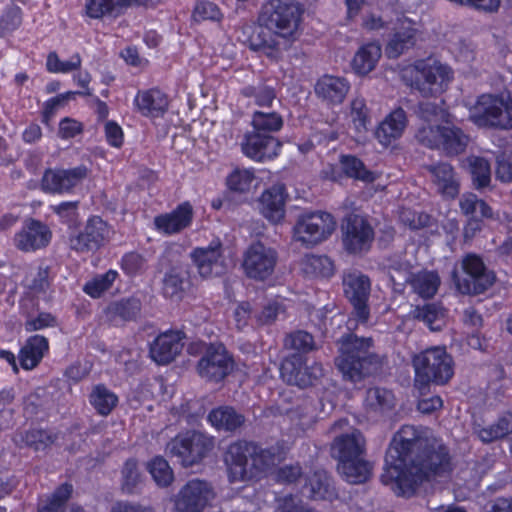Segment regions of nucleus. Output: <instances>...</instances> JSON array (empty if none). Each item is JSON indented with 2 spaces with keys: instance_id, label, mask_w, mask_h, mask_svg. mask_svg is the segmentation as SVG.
I'll use <instances>...</instances> for the list:
<instances>
[{
  "instance_id": "1",
  "label": "nucleus",
  "mask_w": 512,
  "mask_h": 512,
  "mask_svg": "<svg viewBox=\"0 0 512 512\" xmlns=\"http://www.w3.org/2000/svg\"><path fill=\"white\" fill-rule=\"evenodd\" d=\"M427 431L414 426H403L394 436L385 458V472L382 481L391 484L397 495L410 496L416 486L425 479L440 476L449 468V458L445 448L428 455L420 463L408 464L409 453L422 446L423 434Z\"/></svg>"
},
{
  "instance_id": "2",
  "label": "nucleus",
  "mask_w": 512,
  "mask_h": 512,
  "mask_svg": "<svg viewBox=\"0 0 512 512\" xmlns=\"http://www.w3.org/2000/svg\"><path fill=\"white\" fill-rule=\"evenodd\" d=\"M304 9L295 0H268L262 5L259 21L265 27L248 40L249 48L278 63L299 39Z\"/></svg>"
},
{
  "instance_id": "3",
  "label": "nucleus",
  "mask_w": 512,
  "mask_h": 512,
  "mask_svg": "<svg viewBox=\"0 0 512 512\" xmlns=\"http://www.w3.org/2000/svg\"><path fill=\"white\" fill-rule=\"evenodd\" d=\"M419 114L423 120L416 133L419 142L430 148H442L449 155L465 150L469 138L453 125V117L447 110L427 102L419 106Z\"/></svg>"
},
{
  "instance_id": "4",
  "label": "nucleus",
  "mask_w": 512,
  "mask_h": 512,
  "mask_svg": "<svg viewBox=\"0 0 512 512\" xmlns=\"http://www.w3.org/2000/svg\"><path fill=\"white\" fill-rule=\"evenodd\" d=\"M279 461L280 457L270 450L260 449L247 442L231 444L225 454V463L232 482L257 478Z\"/></svg>"
},
{
  "instance_id": "5",
  "label": "nucleus",
  "mask_w": 512,
  "mask_h": 512,
  "mask_svg": "<svg viewBox=\"0 0 512 512\" xmlns=\"http://www.w3.org/2000/svg\"><path fill=\"white\" fill-rule=\"evenodd\" d=\"M406 85L425 97L443 93L453 79L451 68L439 60L428 57L404 66L400 71Z\"/></svg>"
},
{
  "instance_id": "6",
  "label": "nucleus",
  "mask_w": 512,
  "mask_h": 512,
  "mask_svg": "<svg viewBox=\"0 0 512 512\" xmlns=\"http://www.w3.org/2000/svg\"><path fill=\"white\" fill-rule=\"evenodd\" d=\"M415 386L422 392L430 383L446 384L454 374L452 357L444 347H431L413 358Z\"/></svg>"
},
{
  "instance_id": "7",
  "label": "nucleus",
  "mask_w": 512,
  "mask_h": 512,
  "mask_svg": "<svg viewBox=\"0 0 512 512\" xmlns=\"http://www.w3.org/2000/svg\"><path fill=\"white\" fill-rule=\"evenodd\" d=\"M371 340L349 335L340 345V355L336 365L345 379L358 382L370 374L374 366V357L370 354Z\"/></svg>"
},
{
  "instance_id": "8",
  "label": "nucleus",
  "mask_w": 512,
  "mask_h": 512,
  "mask_svg": "<svg viewBox=\"0 0 512 512\" xmlns=\"http://www.w3.org/2000/svg\"><path fill=\"white\" fill-rule=\"evenodd\" d=\"M470 120L478 127L512 129V97L509 94H483L470 109Z\"/></svg>"
},
{
  "instance_id": "9",
  "label": "nucleus",
  "mask_w": 512,
  "mask_h": 512,
  "mask_svg": "<svg viewBox=\"0 0 512 512\" xmlns=\"http://www.w3.org/2000/svg\"><path fill=\"white\" fill-rule=\"evenodd\" d=\"M336 229L334 217L327 212H311L300 215L293 228V239L306 247L328 239Z\"/></svg>"
},
{
  "instance_id": "10",
  "label": "nucleus",
  "mask_w": 512,
  "mask_h": 512,
  "mask_svg": "<svg viewBox=\"0 0 512 512\" xmlns=\"http://www.w3.org/2000/svg\"><path fill=\"white\" fill-rule=\"evenodd\" d=\"M214 447L212 437L196 431L178 434L167 444V451L183 466H192L201 461Z\"/></svg>"
},
{
  "instance_id": "11",
  "label": "nucleus",
  "mask_w": 512,
  "mask_h": 512,
  "mask_svg": "<svg viewBox=\"0 0 512 512\" xmlns=\"http://www.w3.org/2000/svg\"><path fill=\"white\" fill-rule=\"evenodd\" d=\"M215 496L212 485L207 481L190 480L173 497L172 512H203L212 505Z\"/></svg>"
},
{
  "instance_id": "12",
  "label": "nucleus",
  "mask_w": 512,
  "mask_h": 512,
  "mask_svg": "<svg viewBox=\"0 0 512 512\" xmlns=\"http://www.w3.org/2000/svg\"><path fill=\"white\" fill-rule=\"evenodd\" d=\"M277 259L273 248L254 242L243 253L242 268L248 278L264 281L273 275Z\"/></svg>"
},
{
  "instance_id": "13",
  "label": "nucleus",
  "mask_w": 512,
  "mask_h": 512,
  "mask_svg": "<svg viewBox=\"0 0 512 512\" xmlns=\"http://www.w3.org/2000/svg\"><path fill=\"white\" fill-rule=\"evenodd\" d=\"M463 269L469 279L460 281L456 274L453 276L456 287L462 294L482 293L495 280L493 273L487 271L482 260L475 255H468L464 258Z\"/></svg>"
},
{
  "instance_id": "14",
  "label": "nucleus",
  "mask_w": 512,
  "mask_h": 512,
  "mask_svg": "<svg viewBox=\"0 0 512 512\" xmlns=\"http://www.w3.org/2000/svg\"><path fill=\"white\" fill-rule=\"evenodd\" d=\"M342 240L349 253L362 254L370 249L374 231L363 217L353 215L347 218L342 227Z\"/></svg>"
},
{
  "instance_id": "15",
  "label": "nucleus",
  "mask_w": 512,
  "mask_h": 512,
  "mask_svg": "<svg viewBox=\"0 0 512 512\" xmlns=\"http://www.w3.org/2000/svg\"><path fill=\"white\" fill-rule=\"evenodd\" d=\"M343 285L357 320L366 322L369 317L367 301L371 291L370 279L360 272H351L344 277Z\"/></svg>"
},
{
  "instance_id": "16",
  "label": "nucleus",
  "mask_w": 512,
  "mask_h": 512,
  "mask_svg": "<svg viewBox=\"0 0 512 512\" xmlns=\"http://www.w3.org/2000/svg\"><path fill=\"white\" fill-rule=\"evenodd\" d=\"M337 449L340 454L338 471L342 477L352 484L365 482L369 478L371 467L368 462L359 457V442H354L352 449L348 450L343 441H339Z\"/></svg>"
},
{
  "instance_id": "17",
  "label": "nucleus",
  "mask_w": 512,
  "mask_h": 512,
  "mask_svg": "<svg viewBox=\"0 0 512 512\" xmlns=\"http://www.w3.org/2000/svg\"><path fill=\"white\" fill-rule=\"evenodd\" d=\"M281 149L280 141L271 134L247 132L241 141V151L249 159L265 162L276 158Z\"/></svg>"
},
{
  "instance_id": "18",
  "label": "nucleus",
  "mask_w": 512,
  "mask_h": 512,
  "mask_svg": "<svg viewBox=\"0 0 512 512\" xmlns=\"http://www.w3.org/2000/svg\"><path fill=\"white\" fill-rule=\"evenodd\" d=\"M191 260L203 279L219 275L223 271V247L219 239L212 240L205 247H197L191 252Z\"/></svg>"
},
{
  "instance_id": "19",
  "label": "nucleus",
  "mask_w": 512,
  "mask_h": 512,
  "mask_svg": "<svg viewBox=\"0 0 512 512\" xmlns=\"http://www.w3.org/2000/svg\"><path fill=\"white\" fill-rule=\"evenodd\" d=\"M233 362L222 344L211 345L198 363L202 378L220 381L232 370Z\"/></svg>"
},
{
  "instance_id": "20",
  "label": "nucleus",
  "mask_w": 512,
  "mask_h": 512,
  "mask_svg": "<svg viewBox=\"0 0 512 512\" xmlns=\"http://www.w3.org/2000/svg\"><path fill=\"white\" fill-rule=\"evenodd\" d=\"M110 228L100 217L88 219L83 231L70 239L71 248L84 252L98 249L110 236Z\"/></svg>"
},
{
  "instance_id": "21",
  "label": "nucleus",
  "mask_w": 512,
  "mask_h": 512,
  "mask_svg": "<svg viewBox=\"0 0 512 512\" xmlns=\"http://www.w3.org/2000/svg\"><path fill=\"white\" fill-rule=\"evenodd\" d=\"M280 372L288 384L307 387L322 375L323 369L318 364L307 367L303 364L301 356L293 355L282 362Z\"/></svg>"
},
{
  "instance_id": "22",
  "label": "nucleus",
  "mask_w": 512,
  "mask_h": 512,
  "mask_svg": "<svg viewBox=\"0 0 512 512\" xmlns=\"http://www.w3.org/2000/svg\"><path fill=\"white\" fill-rule=\"evenodd\" d=\"M418 32L419 25L415 21L406 17L399 19L385 46L386 56L396 59L411 49L415 45Z\"/></svg>"
},
{
  "instance_id": "23",
  "label": "nucleus",
  "mask_w": 512,
  "mask_h": 512,
  "mask_svg": "<svg viewBox=\"0 0 512 512\" xmlns=\"http://www.w3.org/2000/svg\"><path fill=\"white\" fill-rule=\"evenodd\" d=\"M51 239L48 227L36 220L27 221L22 230L15 235V245L18 249L30 252L45 247Z\"/></svg>"
},
{
  "instance_id": "24",
  "label": "nucleus",
  "mask_w": 512,
  "mask_h": 512,
  "mask_svg": "<svg viewBox=\"0 0 512 512\" xmlns=\"http://www.w3.org/2000/svg\"><path fill=\"white\" fill-rule=\"evenodd\" d=\"M192 218V205L189 202H183L173 211L156 216L154 218V225L157 231L171 235L189 227Z\"/></svg>"
},
{
  "instance_id": "25",
  "label": "nucleus",
  "mask_w": 512,
  "mask_h": 512,
  "mask_svg": "<svg viewBox=\"0 0 512 512\" xmlns=\"http://www.w3.org/2000/svg\"><path fill=\"white\" fill-rule=\"evenodd\" d=\"M183 335L179 331L160 334L150 347V356L158 364H167L175 359L183 348Z\"/></svg>"
},
{
  "instance_id": "26",
  "label": "nucleus",
  "mask_w": 512,
  "mask_h": 512,
  "mask_svg": "<svg viewBox=\"0 0 512 512\" xmlns=\"http://www.w3.org/2000/svg\"><path fill=\"white\" fill-rule=\"evenodd\" d=\"M286 193L281 184L264 191L259 200L261 214L272 223H279L285 217Z\"/></svg>"
},
{
  "instance_id": "27",
  "label": "nucleus",
  "mask_w": 512,
  "mask_h": 512,
  "mask_svg": "<svg viewBox=\"0 0 512 512\" xmlns=\"http://www.w3.org/2000/svg\"><path fill=\"white\" fill-rule=\"evenodd\" d=\"M406 126V113L402 108H397L379 123L375 137L382 146L388 147L403 135Z\"/></svg>"
},
{
  "instance_id": "28",
  "label": "nucleus",
  "mask_w": 512,
  "mask_h": 512,
  "mask_svg": "<svg viewBox=\"0 0 512 512\" xmlns=\"http://www.w3.org/2000/svg\"><path fill=\"white\" fill-rule=\"evenodd\" d=\"M137 110L145 117H162L169 105L167 96L158 89L140 91L134 99Z\"/></svg>"
},
{
  "instance_id": "29",
  "label": "nucleus",
  "mask_w": 512,
  "mask_h": 512,
  "mask_svg": "<svg viewBox=\"0 0 512 512\" xmlns=\"http://www.w3.org/2000/svg\"><path fill=\"white\" fill-rule=\"evenodd\" d=\"M349 89L345 78L333 75H324L315 84L316 95L331 104L342 103Z\"/></svg>"
},
{
  "instance_id": "30",
  "label": "nucleus",
  "mask_w": 512,
  "mask_h": 512,
  "mask_svg": "<svg viewBox=\"0 0 512 512\" xmlns=\"http://www.w3.org/2000/svg\"><path fill=\"white\" fill-rule=\"evenodd\" d=\"M190 288L188 272L182 267L171 268L163 280V294L173 302L181 301Z\"/></svg>"
},
{
  "instance_id": "31",
  "label": "nucleus",
  "mask_w": 512,
  "mask_h": 512,
  "mask_svg": "<svg viewBox=\"0 0 512 512\" xmlns=\"http://www.w3.org/2000/svg\"><path fill=\"white\" fill-rule=\"evenodd\" d=\"M382 48L377 42L362 45L355 53L351 67L354 73L364 76L373 71L381 58Z\"/></svg>"
},
{
  "instance_id": "32",
  "label": "nucleus",
  "mask_w": 512,
  "mask_h": 512,
  "mask_svg": "<svg viewBox=\"0 0 512 512\" xmlns=\"http://www.w3.org/2000/svg\"><path fill=\"white\" fill-rule=\"evenodd\" d=\"M438 191L446 197H455L459 192V184L453 168L448 163H439L428 167Z\"/></svg>"
},
{
  "instance_id": "33",
  "label": "nucleus",
  "mask_w": 512,
  "mask_h": 512,
  "mask_svg": "<svg viewBox=\"0 0 512 512\" xmlns=\"http://www.w3.org/2000/svg\"><path fill=\"white\" fill-rule=\"evenodd\" d=\"M460 208L466 215L472 217V221L469 222L465 229V236H469L470 230H476L479 228L478 223L475 221L479 217L489 218L492 216L491 208L482 200H479L475 194L466 193L462 195L460 199Z\"/></svg>"
},
{
  "instance_id": "34",
  "label": "nucleus",
  "mask_w": 512,
  "mask_h": 512,
  "mask_svg": "<svg viewBox=\"0 0 512 512\" xmlns=\"http://www.w3.org/2000/svg\"><path fill=\"white\" fill-rule=\"evenodd\" d=\"M49 345L45 337L35 335L28 339L26 345L20 351V364L26 369H33L48 351Z\"/></svg>"
},
{
  "instance_id": "35",
  "label": "nucleus",
  "mask_w": 512,
  "mask_h": 512,
  "mask_svg": "<svg viewBox=\"0 0 512 512\" xmlns=\"http://www.w3.org/2000/svg\"><path fill=\"white\" fill-rule=\"evenodd\" d=\"M413 291L422 298L433 297L440 286V277L437 272L422 270L409 278Z\"/></svg>"
},
{
  "instance_id": "36",
  "label": "nucleus",
  "mask_w": 512,
  "mask_h": 512,
  "mask_svg": "<svg viewBox=\"0 0 512 512\" xmlns=\"http://www.w3.org/2000/svg\"><path fill=\"white\" fill-rule=\"evenodd\" d=\"M411 317L420 320L432 331L441 330L446 324V312L437 304L416 306L410 312Z\"/></svg>"
},
{
  "instance_id": "37",
  "label": "nucleus",
  "mask_w": 512,
  "mask_h": 512,
  "mask_svg": "<svg viewBox=\"0 0 512 512\" xmlns=\"http://www.w3.org/2000/svg\"><path fill=\"white\" fill-rule=\"evenodd\" d=\"M71 493V485H61L56 489L51 497L43 500L39 504V512H84L81 507L76 505H71L68 508L64 507V504L71 496Z\"/></svg>"
},
{
  "instance_id": "38",
  "label": "nucleus",
  "mask_w": 512,
  "mask_h": 512,
  "mask_svg": "<svg viewBox=\"0 0 512 512\" xmlns=\"http://www.w3.org/2000/svg\"><path fill=\"white\" fill-rule=\"evenodd\" d=\"M208 421L218 430L233 431L242 425L244 419L231 407H219L209 413Z\"/></svg>"
},
{
  "instance_id": "39",
  "label": "nucleus",
  "mask_w": 512,
  "mask_h": 512,
  "mask_svg": "<svg viewBox=\"0 0 512 512\" xmlns=\"http://www.w3.org/2000/svg\"><path fill=\"white\" fill-rule=\"evenodd\" d=\"M301 270L308 277H330L334 265L327 256L310 254L302 259Z\"/></svg>"
},
{
  "instance_id": "40",
  "label": "nucleus",
  "mask_w": 512,
  "mask_h": 512,
  "mask_svg": "<svg viewBox=\"0 0 512 512\" xmlns=\"http://www.w3.org/2000/svg\"><path fill=\"white\" fill-rule=\"evenodd\" d=\"M228 188L234 192L247 193L257 188L258 180L251 168H235L226 179Z\"/></svg>"
},
{
  "instance_id": "41",
  "label": "nucleus",
  "mask_w": 512,
  "mask_h": 512,
  "mask_svg": "<svg viewBox=\"0 0 512 512\" xmlns=\"http://www.w3.org/2000/svg\"><path fill=\"white\" fill-rule=\"evenodd\" d=\"M347 117L356 133L363 134L368 130L370 117L364 98L357 96L351 100Z\"/></svg>"
},
{
  "instance_id": "42",
  "label": "nucleus",
  "mask_w": 512,
  "mask_h": 512,
  "mask_svg": "<svg viewBox=\"0 0 512 512\" xmlns=\"http://www.w3.org/2000/svg\"><path fill=\"white\" fill-rule=\"evenodd\" d=\"M253 132L270 134L279 131L283 126L282 117L276 112L256 111L251 121Z\"/></svg>"
},
{
  "instance_id": "43",
  "label": "nucleus",
  "mask_w": 512,
  "mask_h": 512,
  "mask_svg": "<svg viewBox=\"0 0 512 512\" xmlns=\"http://www.w3.org/2000/svg\"><path fill=\"white\" fill-rule=\"evenodd\" d=\"M394 404V395L389 390L371 388L366 393L365 405L375 412H386L392 409Z\"/></svg>"
},
{
  "instance_id": "44",
  "label": "nucleus",
  "mask_w": 512,
  "mask_h": 512,
  "mask_svg": "<svg viewBox=\"0 0 512 512\" xmlns=\"http://www.w3.org/2000/svg\"><path fill=\"white\" fill-rule=\"evenodd\" d=\"M117 402V396L102 385L96 386L90 395V403L101 415H108Z\"/></svg>"
},
{
  "instance_id": "45",
  "label": "nucleus",
  "mask_w": 512,
  "mask_h": 512,
  "mask_svg": "<svg viewBox=\"0 0 512 512\" xmlns=\"http://www.w3.org/2000/svg\"><path fill=\"white\" fill-rule=\"evenodd\" d=\"M147 470L159 487H168L174 480L173 471L162 457H155L147 463Z\"/></svg>"
},
{
  "instance_id": "46",
  "label": "nucleus",
  "mask_w": 512,
  "mask_h": 512,
  "mask_svg": "<svg viewBox=\"0 0 512 512\" xmlns=\"http://www.w3.org/2000/svg\"><path fill=\"white\" fill-rule=\"evenodd\" d=\"M470 173L476 188H483L489 185L491 180V168L489 162L481 157L471 156L468 158Z\"/></svg>"
},
{
  "instance_id": "47",
  "label": "nucleus",
  "mask_w": 512,
  "mask_h": 512,
  "mask_svg": "<svg viewBox=\"0 0 512 512\" xmlns=\"http://www.w3.org/2000/svg\"><path fill=\"white\" fill-rule=\"evenodd\" d=\"M128 0H87L86 14L90 18L99 19L105 15L118 11Z\"/></svg>"
},
{
  "instance_id": "48",
  "label": "nucleus",
  "mask_w": 512,
  "mask_h": 512,
  "mask_svg": "<svg viewBox=\"0 0 512 512\" xmlns=\"http://www.w3.org/2000/svg\"><path fill=\"white\" fill-rule=\"evenodd\" d=\"M343 171L352 178L362 180L365 182H373L375 175L373 172L368 171L363 163L356 157L345 155L340 160Z\"/></svg>"
},
{
  "instance_id": "49",
  "label": "nucleus",
  "mask_w": 512,
  "mask_h": 512,
  "mask_svg": "<svg viewBox=\"0 0 512 512\" xmlns=\"http://www.w3.org/2000/svg\"><path fill=\"white\" fill-rule=\"evenodd\" d=\"M509 433H512V414H506L496 424L480 429L478 436L483 442H491Z\"/></svg>"
},
{
  "instance_id": "50",
  "label": "nucleus",
  "mask_w": 512,
  "mask_h": 512,
  "mask_svg": "<svg viewBox=\"0 0 512 512\" xmlns=\"http://www.w3.org/2000/svg\"><path fill=\"white\" fill-rule=\"evenodd\" d=\"M330 481L326 472L317 471L309 479L305 486V494L314 499L325 498L329 494Z\"/></svg>"
},
{
  "instance_id": "51",
  "label": "nucleus",
  "mask_w": 512,
  "mask_h": 512,
  "mask_svg": "<svg viewBox=\"0 0 512 512\" xmlns=\"http://www.w3.org/2000/svg\"><path fill=\"white\" fill-rule=\"evenodd\" d=\"M192 17L196 22H220L223 19V13L215 3L208 0H201L196 3Z\"/></svg>"
},
{
  "instance_id": "52",
  "label": "nucleus",
  "mask_w": 512,
  "mask_h": 512,
  "mask_svg": "<svg viewBox=\"0 0 512 512\" xmlns=\"http://www.w3.org/2000/svg\"><path fill=\"white\" fill-rule=\"evenodd\" d=\"M81 65V58L78 54L70 57L69 60H61L57 53L50 52L46 60V68L51 73H69L78 69Z\"/></svg>"
},
{
  "instance_id": "53",
  "label": "nucleus",
  "mask_w": 512,
  "mask_h": 512,
  "mask_svg": "<svg viewBox=\"0 0 512 512\" xmlns=\"http://www.w3.org/2000/svg\"><path fill=\"white\" fill-rule=\"evenodd\" d=\"M117 275L116 271L109 270L105 274L96 276L88 281L83 289L89 296L97 298L112 286Z\"/></svg>"
},
{
  "instance_id": "54",
  "label": "nucleus",
  "mask_w": 512,
  "mask_h": 512,
  "mask_svg": "<svg viewBox=\"0 0 512 512\" xmlns=\"http://www.w3.org/2000/svg\"><path fill=\"white\" fill-rule=\"evenodd\" d=\"M88 175L86 166H78L72 169L62 170V194L69 193L77 187Z\"/></svg>"
},
{
  "instance_id": "55",
  "label": "nucleus",
  "mask_w": 512,
  "mask_h": 512,
  "mask_svg": "<svg viewBox=\"0 0 512 512\" xmlns=\"http://www.w3.org/2000/svg\"><path fill=\"white\" fill-rule=\"evenodd\" d=\"M141 480L142 476L137 462L135 460L126 461L122 469V488L127 492H132Z\"/></svg>"
},
{
  "instance_id": "56",
  "label": "nucleus",
  "mask_w": 512,
  "mask_h": 512,
  "mask_svg": "<svg viewBox=\"0 0 512 512\" xmlns=\"http://www.w3.org/2000/svg\"><path fill=\"white\" fill-rule=\"evenodd\" d=\"M339 441H343L345 447L348 450L352 449L354 442H356V441H357V443L359 442V444H360L359 457H361V455L364 451L365 441H364L362 434L358 430L351 429L349 432L343 433L340 436L335 438L334 443L332 445V454H333V456L338 458V460L340 461V454L337 449V443Z\"/></svg>"
},
{
  "instance_id": "57",
  "label": "nucleus",
  "mask_w": 512,
  "mask_h": 512,
  "mask_svg": "<svg viewBox=\"0 0 512 512\" xmlns=\"http://www.w3.org/2000/svg\"><path fill=\"white\" fill-rule=\"evenodd\" d=\"M285 346L298 352H308L314 348V341L309 333L297 331L285 339Z\"/></svg>"
},
{
  "instance_id": "58",
  "label": "nucleus",
  "mask_w": 512,
  "mask_h": 512,
  "mask_svg": "<svg viewBox=\"0 0 512 512\" xmlns=\"http://www.w3.org/2000/svg\"><path fill=\"white\" fill-rule=\"evenodd\" d=\"M140 310V302L136 299H127L112 304L108 312L112 315L120 316L123 319L133 318Z\"/></svg>"
},
{
  "instance_id": "59",
  "label": "nucleus",
  "mask_w": 512,
  "mask_h": 512,
  "mask_svg": "<svg viewBox=\"0 0 512 512\" xmlns=\"http://www.w3.org/2000/svg\"><path fill=\"white\" fill-rule=\"evenodd\" d=\"M21 24V10L18 7L9 8L0 18V36L14 31Z\"/></svg>"
},
{
  "instance_id": "60",
  "label": "nucleus",
  "mask_w": 512,
  "mask_h": 512,
  "mask_svg": "<svg viewBox=\"0 0 512 512\" xmlns=\"http://www.w3.org/2000/svg\"><path fill=\"white\" fill-rule=\"evenodd\" d=\"M62 170H47L41 181L42 190L53 194H62Z\"/></svg>"
},
{
  "instance_id": "61",
  "label": "nucleus",
  "mask_w": 512,
  "mask_h": 512,
  "mask_svg": "<svg viewBox=\"0 0 512 512\" xmlns=\"http://www.w3.org/2000/svg\"><path fill=\"white\" fill-rule=\"evenodd\" d=\"M104 134L109 145L119 148L123 144L124 134L121 126L114 121L104 123Z\"/></svg>"
},
{
  "instance_id": "62",
  "label": "nucleus",
  "mask_w": 512,
  "mask_h": 512,
  "mask_svg": "<svg viewBox=\"0 0 512 512\" xmlns=\"http://www.w3.org/2000/svg\"><path fill=\"white\" fill-rule=\"evenodd\" d=\"M400 220L412 229H418L428 224L429 216L424 213L417 214L416 212L405 209L400 213Z\"/></svg>"
},
{
  "instance_id": "63",
  "label": "nucleus",
  "mask_w": 512,
  "mask_h": 512,
  "mask_svg": "<svg viewBox=\"0 0 512 512\" xmlns=\"http://www.w3.org/2000/svg\"><path fill=\"white\" fill-rule=\"evenodd\" d=\"M56 318L50 313H39L37 316L30 318L26 322V329L28 331H36L48 327L56 326Z\"/></svg>"
},
{
  "instance_id": "64",
  "label": "nucleus",
  "mask_w": 512,
  "mask_h": 512,
  "mask_svg": "<svg viewBox=\"0 0 512 512\" xmlns=\"http://www.w3.org/2000/svg\"><path fill=\"white\" fill-rule=\"evenodd\" d=\"M496 177L502 182L512 181V156L503 154L497 158Z\"/></svg>"
}]
</instances>
